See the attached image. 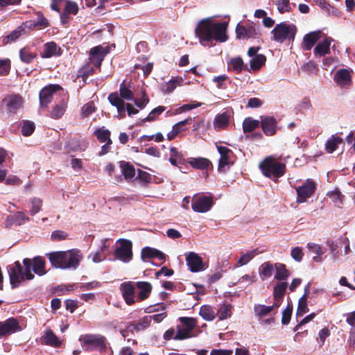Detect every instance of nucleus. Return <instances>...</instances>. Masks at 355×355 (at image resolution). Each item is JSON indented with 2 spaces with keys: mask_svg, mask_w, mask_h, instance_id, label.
Returning a JSON list of instances; mask_svg holds the SVG:
<instances>
[{
  "mask_svg": "<svg viewBox=\"0 0 355 355\" xmlns=\"http://www.w3.org/2000/svg\"><path fill=\"white\" fill-rule=\"evenodd\" d=\"M23 264L24 269L19 261L7 266L10 283L12 289L19 287L21 283L25 280L34 279L35 275L31 272V270L39 276L46 273V261L42 256H36L33 259L25 258L23 259Z\"/></svg>",
  "mask_w": 355,
  "mask_h": 355,
  "instance_id": "obj_1",
  "label": "nucleus"
},
{
  "mask_svg": "<svg viewBox=\"0 0 355 355\" xmlns=\"http://www.w3.org/2000/svg\"><path fill=\"white\" fill-rule=\"evenodd\" d=\"M227 28L225 22H214L210 18H205L198 22L195 35L201 45L211 47L214 41L225 42L227 40Z\"/></svg>",
  "mask_w": 355,
  "mask_h": 355,
  "instance_id": "obj_2",
  "label": "nucleus"
},
{
  "mask_svg": "<svg viewBox=\"0 0 355 355\" xmlns=\"http://www.w3.org/2000/svg\"><path fill=\"white\" fill-rule=\"evenodd\" d=\"M297 28L294 24L284 21L275 25L271 31V40L282 44L284 42H293L295 40Z\"/></svg>",
  "mask_w": 355,
  "mask_h": 355,
  "instance_id": "obj_3",
  "label": "nucleus"
},
{
  "mask_svg": "<svg viewBox=\"0 0 355 355\" xmlns=\"http://www.w3.org/2000/svg\"><path fill=\"white\" fill-rule=\"evenodd\" d=\"M78 340L82 347L87 352L98 350L101 352H103L107 349V339L101 334H83L80 336Z\"/></svg>",
  "mask_w": 355,
  "mask_h": 355,
  "instance_id": "obj_4",
  "label": "nucleus"
},
{
  "mask_svg": "<svg viewBox=\"0 0 355 355\" xmlns=\"http://www.w3.org/2000/svg\"><path fill=\"white\" fill-rule=\"evenodd\" d=\"M262 173L267 178L276 180L285 173L286 165L282 162H277L274 158L268 157L259 164Z\"/></svg>",
  "mask_w": 355,
  "mask_h": 355,
  "instance_id": "obj_5",
  "label": "nucleus"
},
{
  "mask_svg": "<svg viewBox=\"0 0 355 355\" xmlns=\"http://www.w3.org/2000/svg\"><path fill=\"white\" fill-rule=\"evenodd\" d=\"M214 205L212 194H196L192 198L191 208L195 212L205 213L209 211Z\"/></svg>",
  "mask_w": 355,
  "mask_h": 355,
  "instance_id": "obj_6",
  "label": "nucleus"
},
{
  "mask_svg": "<svg viewBox=\"0 0 355 355\" xmlns=\"http://www.w3.org/2000/svg\"><path fill=\"white\" fill-rule=\"evenodd\" d=\"M120 245L114 252L115 258L125 263L129 262L132 259V243L130 240H119Z\"/></svg>",
  "mask_w": 355,
  "mask_h": 355,
  "instance_id": "obj_7",
  "label": "nucleus"
},
{
  "mask_svg": "<svg viewBox=\"0 0 355 355\" xmlns=\"http://www.w3.org/2000/svg\"><path fill=\"white\" fill-rule=\"evenodd\" d=\"M217 150L220 155L218 161V171L220 173L225 171V166L228 168L234 164L232 161V157L234 155L233 151L226 146H217Z\"/></svg>",
  "mask_w": 355,
  "mask_h": 355,
  "instance_id": "obj_8",
  "label": "nucleus"
},
{
  "mask_svg": "<svg viewBox=\"0 0 355 355\" xmlns=\"http://www.w3.org/2000/svg\"><path fill=\"white\" fill-rule=\"evenodd\" d=\"M62 89L61 86L57 84H50L42 88L39 94L40 106L45 108L48 107L49 104L53 100V94Z\"/></svg>",
  "mask_w": 355,
  "mask_h": 355,
  "instance_id": "obj_9",
  "label": "nucleus"
},
{
  "mask_svg": "<svg viewBox=\"0 0 355 355\" xmlns=\"http://www.w3.org/2000/svg\"><path fill=\"white\" fill-rule=\"evenodd\" d=\"M20 331H21V327L15 318H9L5 321L0 322V337L6 338Z\"/></svg>",
  "mask_w": 355,
  "mask_h": 355,
  "instance_id": "obj_10",
  "label": "nucleus"
},
{
  "mask_svg": "<svg viewBox=\"0 0 355 355\" xmlns=\"http://www.w3.org/2000/svg\"><path fill=\"white\" fill-rule=\"evenodd\" d=\"M316 189V184L314 181L308 180L301 187H296L297 194V202L302 203L311 197Z\"/></svg>",
  "mask_w": 355,
  "mask_h": 355,
  "instance_id": "obj_11",
  "label": "nucleus"
},
{
  "mask_svg": "<svg viewBox=\"0 0 355 355\" xmlns=\"http://www.w3.org/2000/svg\"><path fill=\"white\" fill-rule=\"evenodd\" d=\"M119 290L125 303L130 306L135 303V284L133 282H125L121 284Z\"/></svg>",
  "mask_w": 355,
  "mask_h": 355,
  "instance_id": "obj_12",
  "label": "nucleus"
},
{
  "mask_svg": "<svg viewBox=\"0 0 355 355\" xmlns=\"http://www.w3.org/2000/svg\"><path fill=\"white\" fill-rule=\"evenodd\" d=\"M260 125L266 136H273L277 132V121L274 116H261Z\"/></svg>",
  "mask_w": 355,
  "mask_h": 355,
  "instance_id": "obj_13",
  "label": "nucleus"
},
{
  "mask_svg": "<svg viewBox=\"0 0 355 355\" xmlns=\"http://www.w3.org/2000/svg\"><path fill=\"white\" fill-rule=\"evenodd\" d=\"M64 257H66V266L67 269H76L80 265V262L83 259V255L80 250L72 249L67 251H64Z\"/></svg>",
  "mask_w": 355,
  "mask_h": 355,
  "instance_id": "obj_14",
  "label": "nucleus"
},
{
  "mask_svg": "<svg viewBox=\"0 0 355 355\" xmlns=\"http://www.w3.org/2000/svg\"><path fill=\"white\" fill-rule=\"evenodd\" d=\"M109 53L107 46L103 47L101 45L93 47L89 51V60L96 67H100L104 57Z\"/></svg>",
  "mask_w": 355,
  "mask_h": 355,
  "instance_id": "obj_15",
  "label": "nucleus"
},
{
  "mask_svg": "<svg viewBox=\"0 0 355 355\" xmlns=\"http://www.w3.org/2000/svg\"><path fill=\"white\" fill-rule=\"evenodd\" d=\"M64 255H66V254H64V251H56L46 254L51 266L56 268L61 269H67L65 268L66 257Z\"/></svg>",
  "mask_w": 355,
  "mask_h": 355,
  "instance_id": "obj_16",
  "label": "nucleus"
},
{
  "mask_svg": "<svg viewBox=\"0 0 355 355\" xmlns=\"http://www.w3.org/2000/svg\"><path fill=\"white\" fill-rule=\"evenodd\" d=\"M189 269L193 272H197L204 269L202 258L195 252H189L186 258Z\"/></svg>",
  "mask_w": 355,
  "mask_h": 355,
  "instance_id": "obj_17",
  "label": "nucleus"
},
{
  "mask_svg": "<svg viewBox=\"0 0 355 355\" xmlns=\"http://www.w3.org/2000/svg\"><path fill=\"white\" fill-rule=\"evenodd\" d=\"M3 104L10 112H15L22 104V98L19 94H10L2 100Z\"/></svg>",
  "mask_w": 355,
  "mask_h": 355,
  "instance_id": "obj_18",
  "label": "nucleus"
},
{
  "mask_svg": "<svg viewBox=\"0 0 355 355\" xmlns=\"http://www.w3.org/2000/svg\"><path fill=\"white\" fill-rule=\"evenodd\" d=\"M135 284V288H137L139 292L137 295V301L141 302L148 299L153 290L152 284L148 282H137Z\"/></svg>",
  "mask_w": 355,
  "mask_h": 355,
  "instance_id": "obj_19",
  "label": "nucleus"
},
{
  "mask_svg": "<svg viewBox=\"0 0 355 355\" xmlns=\"http://www.w3.org/2000/svg\"><path fill=\"white\" fill-rule=\"evenodd\" d=\"M62 53V49L55 42H49L44 44L41 57L49 58L53 56H60Z\"/></svg>",
  "mask_w": 355,
  "mask_h": 355,
  "instance_id": "obj_20",
  "label": "nucleus"
},
{
  "mask_svg": "<svg viewBox=\"0 0 355 355\" xmlns=\"http://www.w3.org/2000/svg\"><path fill=\"white\" fill-rule=\"evenodd\" d=\"M334 80L342 87H348L352 84V77L347 69L338 70L334 75Z\"/></svg>",
  "mask_w": 355,
  "mask_h": 355,
  "instance_id": "obj_21",
  "label": "nucleus"
},
{
  "mask_svg": "<svg viewBox=\"0 0 355 355\" xmlns=\"http://www.w3.org/2000/svg\"><path fill=\"white\" fill-rule=\"evenodd\" d=\"M30 220V218L26 216L23 211H17L12 215L7 216L6 220V226L10 227L12 225H21L26 222Z\"/></svg>",
  "mask_w": 355,
  "mask_h": 355,
  "instance_id": "obj_22",
  "label": "nucleus"
},
{
  "mask_svg": "<svg viewBox=\"0 0 355 355\" xmlns=\"http://www.w3.org/2000/svg\"><path fill=\"white\" fill-rule=\"evenodd\" d=\"M152 318L150 315H146L141 318L138 322H129L127 326V330L133 333L134 331L138 332L145 330L150 325Z\"/></svg>",
  "mask_w": 355,
  "mask_h": 355,
  "instance_id": "obj_23",
  "label": "nucleus"
},
{
  "mask_svg": "<svg viewBox=\"0 0 355 355\" xmlns=\"http://www.w3.org/2000/svg\"><path fill=\"white\" fill-rule=\"evenodd\" d=\"M69 101V96L62 98L58 103L52 107L50 112V116L54 119H58L61 118L66 112Z\"/></svg>",
  "mask_w": 355,
  "mask_h": 355,
  "instance_id": "obj_24",
  "label": "nucleus"
},
{
  "mask_svg": "<svg viewBox=\"0 0 355 355\" xmlns=\"http://www.w3.org/2000/svg\"><path fill=\"white\" fill-rule=\"evenodd\" d=\"M141 257L143 261H146L148 259L157 258L160 261H164L166 259V254L157 249L150 247H145L141 250Z\"/></svg>",
  "mask_w": 355,
  "mask_h": 355,
  "instance_id": "obj_25",
  "label": "nucleus"
},
{
  "mask_svg": "<svg viewBox=\"0 0 355 355\" xmlns=\"http://www.w3.org/2000/svg\"><path fill=\"white\" fill-rule=\"evenodd\" d=\"M41 343L43 345L59 347L62 345V341L54 334L51 329H48L40 338Z\"/></svg>",
  "mask_w": 355,
  "mask_h": 355,
  "instance_id": "obj_26",
  "label": "nucleus"
},
{
  "mask_svg": "<svg viewBox=\"0 0 355 355\" xmlns=\"http://www.w3.org/2000/svg\"><path fill=\"white\" fill-rule=\"evenodd\" d=\"M321 31H313L304 36L302 49L305 51L311 50L320 37Z\"/></svg>",
  "mask_w": 355,
  "mask_h": 355,
  "instance_id": "obj_27",
  "label": "nucleus"
},
{
  "mask_svg": "<svg viewBox=\"0 0 355 355\" xmlns=\"http://www.w3.org/2000/svg\"><path fill=\"white\" fill-rule=\"evenodd\" d=\"M187 162L193 168L199 170H205L208 169L209 167H213L211 162L205 157H191L188 159Z\"/></svg>",
  "mask_w": 355,
  "mask_h": 355,
  "instance_id": "obj_28",
  "label": "nucleus"
},
{
  "mask_svg": "<svg viewBox=\"0 0 355 355\" xmlns=\"http://www.w3.org/2000/svg\"><path fill=\"white\" fill-rule=\"evenodd\" d=\"M331 42L328 39H324L322 42L318 43L314 50L313 53L315 57H322L330 53Z\"/></svg>",
  "mask_w": 355,
  "mask_h": 355,
  "instance_id": "obj_29",
  "label": "nucleus"
},
{
  "mask_svg": "<svg viewBox=\"0 0 355 355\" xmlns=\"http://www.w3.org/2000/svg\"><path fill=\"white\" fill-rule=\"evenodd\" d=\"M228 69L237 73H241L243 69H248L241 57L232 58L228 62Z\"/></svg>",
  "mask_w": 355,
  "mask_h": 355,
  "instance_id": "obj_30",
  "label": "nucleus"
},
{
  "mask_svg": "<svg viewBox=\"0 0 355 355\" xmlns=\"http://www.w3.org/2000/svg\"><path fill=\"white\" fill-rule=\"evenodd\" d=\"M261 253L259 248L242 254L236 263V267L242 266L249 263L257 254Z\"/></svg>",
  "mask_w": 355,
  "mask_h": 355,
  "instance_id": "obj_31",
  "label": "nucleus"
},
{
  "mask_svg": "<svg viewBox=\"0 0 355 355\" xmlns=\"http://www.w3.org/2000/svg\"><path fill=\"white\" fill-rule=\"evenodd\" d=\"M119 164L121 172L126 180H130L135 177V168L132 164L125 161H121Z\"/></svg>",
  "mask_w": 355,
  "mask_h": 355,
  "instance_id": "obj_32",
  "label": "nucleus"
},
{
  "mask_svg": "<svg viewBox=\"0 0 355 355\" xmlns=\"http://www.w3.org/2000/svg\"><path fill=\"white\" fill-rule=\"evenodd\" d=\"M276 274L275 278L279 281L286 280L290 275L289 271L286 269V265L282 263H276L274 265Z\"/></svg>",
  "mask_w": 355,
  "mask_h": 355,
  "instance_id": "obj_33",
  "label": "nucleus"
},
{
  "mask_svg": "<svg viewBox=\"0 0 355 355\" xmlns=\"http://www.w3.org/2000/svg\"><path fill=\"white\" fill-rule=\"evenodd\" d=\"M343 139L341 137L332 135L326 142L325 149L328 153L334 152L339 144H342Z\"/></svg>",
  "mask_w": 355,
  "mask_h": 355,
  "instance_id": "obj_34",
  "label": "nucleus"
},
{
  "mask_svg": "<svg viewBox=\"0 0 355 355\" xmlns=\"http://www.w3.org/2000/svg\"><path fill=\"white\" fill-rule=\"evenodd\" d=\"M233 306L231 304H222L218 309L216 316L219 320L227 319L232 316Z\"/></svg>",
  "mask_w": 355,
  "mask_h": 355,
  "instance_id": "obj_35",
  "label": "nucleus"
},
{
  "mask_svg": "<svg viewBox=\"0 0 355 355\" xmlns=\"http://www.w3.org/2000/svg\"><path fill=\"white\" fill-rule=\"evenodd\" d=\"M260 125V121L247 117L243 122V131L244 133H249L254 131Z\"/></svg>",
  "mask_w": 355,
  "mask_h": 355,
  "instance_id": "obj_36",
  "label": "nucleus"
},
{
  "mask_svg": "<svg viewBox=\"0 0 355 355\" xmlns=\"http://www.w3.org/2000/svg\"><path fill=\"white\" fill-rule=\"evenodd\" d=\"M230 116L227 113L223 112L216 115L214 119V125L215 128L223 129L229 124Z\"/></svg>",
  "mask_w": 355,
  "mask_h": 355,
  "instance_id": "obj_37",
  "label": "nucleus"
},
{
  "mask_svg": "<svg viewBox=\"0 0 355 355\" xmlns=\"http://www.w3.org/2000/svg\"><path fill=\"white\" fill-rule=\"evenodd\" d=\"M266 62V57L263 54H258L253 57L250 62V68L253 71H257L265 64Z\"/></svg>",
  "mask_w": 355,
  "mask_h": 355,
  "instance_id": "obj_38",
  "label": "nucleus"
},
{
  "mask_svg": "<svg viewBox=\"0 0 355 355\" xmlns=\"http://www.w3.org/2000/svg\"><path fill=\"white\" fill-rule=\"evenodd\" d=\"M23 34H24L23 27L19 26L17 29L5 36L3 38L2 42L3 44H7L12 42H15Z\"/></svg>",
  "mask_w": 355,
  "mask_h": 355,
  "instance_id": "obj_39",
  "label": "nucleus"
},
{
  "mask_svg": "<svg viewBox=\"0 0 355 355\" xmlns=\"http://www.w3.org/2000/svg\"><path fill=\"white\" fill-rule=\"evenodd\" d=\"M19 57L23 62L29 64L37 57V55L31 52L28 48L24 47L19 51Z\"/></svg>",
  "mask_w": 355,
  "mask_h": 355,
  "instance_id": "obj_40",
  "label": "nucleus"
},
{
  "mask_svg": "<svg viewBox=\"0 0 355 355\" xmlns=\"http://www.w3.org/2000/svg\"><path fill=\"white\" fill-rule=\"evenodd\" d=\"M199 313L203 319L207 321H211L216 318V315L212 308L209 305L202 306Z\"/></svg>",
  "mask_w": 355,
  "mask_h": 355,
  "instance_id": "obj_41",
  "label": "nucleus"
},
{
  "mask_svg": "<svg viewBox=\"0 0 355 355\" xmlns=\"http://www.w3.org/2000/svg\"><path fill=\"white\" fill-rule=\"evenodd\" d=\"M94 135L98 140L101 142H107L110 139L111 132L109 130L105 129L104 127L97 128L94 132Z\"/></svg>",
  "mask_w": 355,
  "mask_h": 355,
  "instance_id": "obj_42",
  "label": "nucleus"
},
{
  "mask_svg": "<svg viewBox=\"0 0 355 355\" xmlns=\"http://www.w3.org/2000/svg\"><path fill=\"white\" fill-rule=\"evenodd\" d=\"M273 310L271 306H266L263 304H256L254 306V312L257 317H263L269 314Z\"/></svg>",
  "mask_w": 355,
  "mask_h": 355,
  "instance_id": "obj_43",
  "label": "nucleus"
},
{
  "mask_svg": "<svg viewBox=\"0 0 355 355\" xmlns=\"http://www.w3.org/2000/svg\"><path fill=\"white\" fill-rule=\"evenodd\" d=\"M30 202L31 204V207L29 211L30 214L35 216L42 210L43 202L40 198L35 197L31 199Z\"/></svg>",
  "mask_w": 355,
  "mask_h": 355,
  "instance_id": "obj_44",
  "label": "nucleus"
},
{
  "mask_svg": "<svg viewBox=\"0 0 355 355\" xmlns=\"http://www.w3.org/2000/svg\"><path fill=\"white\" fill-rule=\"evenodd\" d=\"M120 96L123 100L131 101L134 99V94L132 90H130L125 84V81H123L120 85L119 88Z\"/></svg>",
  "mask_w": 355,
  "mask_h": 355,
  "instance_id": "obj_45",
  "label": "nucleus"
},
{
  "mask_svg": "<svg viewBox=\"0 0 355 355\" xmlns=\"http://www.w3.org/2000/svg\"><path fill=\"white\" fill-rule=\"evenodd\" d=\"M21 123V134L25 137L31 135L35 129L34 122L26 120L23 121Z\"/></svg>",
  "mask_w": 355,
  "mask_h": 355,
  "instance_id": "obj_46",
  "label": "nucleus"
},
{
  "mask_svg": "<svg viewBox=\"0 0 355 355\" xmlns=\"http://www.w3.org/2000/svg\"><path fill=\"white\" fill-rule=\"evenodd\" d=\"M287 287L288 283L286 282H282L276 284L273 288V297H280L284 298Z\"/></svg>",
  "mask_w": 355,
  "mask_h": 355,
  "instance_id": "obj_47",
  "label": "nucleus"
},
{
  "mask_svg": "<svg viewBox=\"0 0 355 355\" xmlns=\"http://www.w3.org/2000/svg\"><path fill=\"white\" fill-rule=\"evenodd\" d=\"M141 94L142 96L141 98H136L133 100L135 105L142 110L149 103L150 99L147 95L146 91L144 89L141 90Z\"/></svg>",
  "mask_w": 355,
  "mask_h": 355,
  "instance_id": "obj_48",
  "label": "nucleus"
},
{
  "mask_svg": "<svg viewBox=\"0 0 355 355\" xmlns=\"http://www.w3.org/2000/svg\"><path fill=\"white\" fill-rule=\"evenodd\" d=\"M11 68V62L8 58H0V76H8Z\"/></svg>",
  "mask_w": 355,
  "mask_h": 355,
  "instance_id": "obj_49",
  "label": "nucleus"
},
{
  "mask_svg": "<svg viewBox=\"0 0 355 355\" xmlns=\"http://www.w3.org/2000/svg\"><path fill=\"white\" fill-rule=\"evenodd\" d=\"M309 311L307 306V299H305V296H302L298 300L297 315L302 316Z\"/></svg>",
  "mask_w": 355,
  "mask_h": 355,
  "instance_id": "obj_50",
  "label": "nucleus"
},
{
  "mask_svg": "<svg viewBox=\"0 0 355 355\" xmlns=\"http://www.w3.org/2000/svg\"><path fill=\"white\" fill-rule=\"evenodd\" d=\"M273 265L270 262H265L261 266L260 275L263 278H269L272 275Z\"/></svg>",
  "mask_w": 355,
  "mask_h": 355,
  "instance_id": "obj_51",
  "label": "nucleus"
},
{
  "mask_svg": "<svg viewBox=\"0 0 355 355\" xmlns=\"http://www.w3.org/2000/svg\"><path fill=\"white\" fill-rule=\"evenodd\" d=\"M180 321L184 326V328L187 329L192 333L193 330L196 326V320L193 318L181 317Z\"/></svg>",
  "mask_w": 355,
  "mask_h": 355,
  "instance_id": "obj_52",
  "label": "nucleus"
},
{
  "mask_svg": "<svg viewBox=\"0 0 355 355\" xmlns=\"http://www.w3.org/2000/svg\"><path fill=\"white\" fill-rule=\"evenodd\" d=\"M178 329L177 334L173 337L174 340H184V339L191 338L193 336L192 333L191 331H189V330H187V329L183 328V327L180 328L179 327H178Z\"/></svg>",
  "mask_w": 355,
  "mask_h": 355,
  "instance_id": "obj_53",
  "label": "nucleus"
},
{
  "mask_svg": "<svg viewBox=\"0 0 355 355\" xmlns=\"http://www.w3.org/2000/svg\"><path fill=\"white\" fill-rule=\"evenodd\" d=\"M166 110V107L164 106H158L155 108H154L149 114L148 115L143 119L144 122L146 121H154L157 116L161 114L164 110Z\"/></svg>",
  "mask_w": 355,
  "mask_h": 355,
  "instance_id": "obj_54",
  "label": "nucleus"
},
{
  "mask_svg": "<svg viewBox=\"0 0 355 355\" xmlns=\"http://www.w3.org/2000/svg\"><path fill=\"white\" fill-rule=\"evenodd\" d=\"M307 248H309V250H311L313 253L316 254V256L313 257V260L316 262L321 261L322 259L320 256L322 254L321 247L315 243H308Z\"/></svg>",
  "mask_w": 355,
  "mask_h": 355,
  "instance_id": "obj_55",
  "label": "nucleus"
},
{
  "mask_svg": "<svg viewBox=\"0 0 355 355\" xmlns=\"http://www.w3.org/2000/svg\"><path fill=\"white\" fill-rule=\"evenodd\" d=\"M78 4L72 1H67L66 5L64 7V12L67 13L68 15H76L78 12Z\"/></svg>",
  "mask_w": 355,
  "mask_h": 355,
  "instance_id": "obj_56",
  "label": "nucleus"
},
{
  "mask_svg": "<svg viewBox=\"0 0 355 355\" xmlns=\"http://www.w3.org/2000/svg\"><path fill=\"white\" fill-rule=\"evenodd\" d=\"M96 107L94 103L92 101H90L86 104H85L81 109L82 111V116L87 117L92 113L96 112Z\"/></svg>",
  "mask_w": 355,
  "mask_h": 355,
  "instance_id": "obj_57",
  "label": "nucleus"
},
{
  "mask_svg": "<svg viewBox=\"0 0 355 355\" xmlns=\"http://www.w3.org/2000/svg\"><path fill=\"white\" fill-rule=\"evenodd\" d=\"M292 311L293 306L288 303L287 307L282 312V323L283 324H288L290 322Z\"/></svg>",
  "mask_w": 355,
  "mask_h": 355,
  "instance_id": "obj_58",
  "label": "nucleus"
},
{
  "mask_svg": "<svg viewBox=\"0 0 355 355\" xmlns=\"http://www.w3.org/2000/svg\"><path fill=\"white\" fill-rule=\"evenodd\" d=\"M37 15V18L35 21L37 23L39 29L42 30L50 26L49 20L44 16V15L41 12H38Z\"/></svg>",
  "mask_w": 355,
  "mask_h": 355,
  "instance_id": "obj_59",
  "label": "nucleus"
},
{
  "mask_svg": "<svg viewBox=\"0 0 355 355\" xmlns=\"http://www.w3.org/2000/svg\"><path fill=\"white\" fill-rule=\"evenodd\" d=\"M277 9L282 14L290 12L291 10L289 0H279L277 3Z\"/></svg>",
  "mask_w": 355,
  "mask_h": 355,
  "instance_id": "obj_60",
  "label": "nucleus"
},
{
  "mask_svg": "<svg viewBox=\"0 0 355 355\" xmlns=\"http://www.w3.org/2000/svg\"><path fill=\"white\" fill-rule=\"evenodd\" d=\"M108 100L112 105L117 107L124 103V101L116 92H112L108 96Z\"/></svg>",
  "mask_w": 355,
  "mask_h": 355,
  "instance_id": "obj_61",
  "label": "nucleus"
},
{
  "mask_svg": "<svg viewBox=\"0 0 355 355\" xmlns=\"http://www.w3.org/2000/svg\"><path fill=\"white\" fill-rule=\"evenodd\" d=\"M20 26L21 27H23L24 34L26 33V30H28V31L40 30L39 27L35 20L26 21L25 22L22 23Z\"/></svg>",
  "mask_w": 355,
  "mask_h": 355,
  "instance_id": "obj_62",
  "label": "nucleus"
},
{
  "mask_svg": "<svg viewBox=\"0 0 355 355\" xmlns=\"http://www.w3.org/2000/svg\"><path fill=\"white\" fill-rule=\"evenodd\" d=\"M291 255L295 261H296L297 262L301 261L302 260V257H303V252H302V248H300V247L293 248L291 250Z\"/></svg>",
  "mask_w": 355,
  "mask_h": 355,
  "instance_id": "obj_63",
  "label": "nucleus"
},
{
  "mask_svg": "<svg viewBox=\"0 0 355 355\" xmlns=\"http://www.w3.org/2000/svg\"><path fill=\"white\" fill-rule=\"evenodd\" d=\"M137 179L144 183H150L151 182V175L146 171H142L141 169L138 170Z\"/></svg>",
  "mask_w": 355,
  "mask_h": 355,
  "instance_id": "obj_64",
  "label": "nucleus"
}]
</instances>
